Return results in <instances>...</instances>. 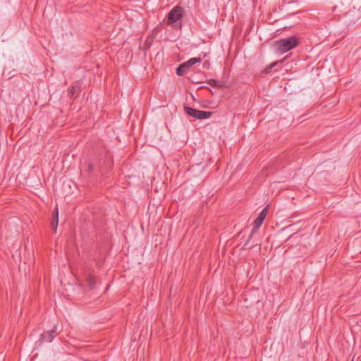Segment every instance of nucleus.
Returning <instances> with one entry per match:
<instances>
[{"label": "nucleus", "mask_w": 361, "mask_h": 361, "mask_svg": "<svg viewBox=\"0 0 361 361\" xmlns=\"http://www.w3.org/2000/svg\"><path fill=\"white\" fill-rule=\"evenodd\" d=\"M298 44V39L295 37H290L286 39H281L276 42V47L278 52L284 54L289 50L295 48Z\"/></svg>", "instance_id": "obj_1"}, {"label": "nucleus", "mask_w": 361, "mask_h": 361, "mask_svg": "<svg viewBox=\"0 0 361 361\" xmlns=\"http://www.w3.org/2000/svg\"><path fill=\"white\" fill-rule=\"evenodd\" d=\"M190 116L197 119H207L209 118L212 114H190Z\"/></svg>", "instance_id": "obj_10"}, {"label": "nucleus", "mask_w": 361, "mask_h": 361, "mask_svg": "<svg viewBox=\"0 0 361 361\" xmlns=\"http://www.w3.org/2000/svg\"><path fill=\"white\" fill-rule=\"evenodd\" d=\"M80 88V84L79 82H76L75 83H74V85L72 86L71 89L68 92L70 97L73 98L77 97L79 94Z\"/></svg>", "instance_id": "obj_5"}, {"label": "nucleus", "mask_w": 361, "mask_h": 361, "mask_svg": "<svg viewBox=\"0 0 361 361\" xmlns=\"http://www.w3.org/2000/svg\"><path fill=\"white\" fill-rule=\"evenodd\" d=\"M201 62H202V59L200 57H198V58H191L188 61H187L183 63L185 66V67L189 70L192 66L195 65V63H201Z\"/></svg>", "instance_id": "obj_6"}, {"label": "nucleus", "mask_w": 361, "mask_h": 361, "mask_svg": "<svg viewBox=\"0 0 361 361\" xmlns=\"http://www.w3.org/2000/svg\"><path fill=\"white\" fill-rule=\"evenodd\" d=\"M58 334L57 326H54L52 330L47 331L41 335L40 341L42 343H50Z\"/></svg>", "instance_id": "obj_4"}, {"label": "nucleus", "mask_w": 361, "mask_h": 361, "mask_svg": "<svg viewBox=\"0 0 361 361\" xmlns=\"http://www.w3.org/2000/svg\"><path fill=\"white\" fill-rule=\"evenodd\" d=\"M186 113H200V114H202V113H210V112L209 111H206L195 110V109H192L191 108H187L186 109Z\"/></svg>", "instance_id": "obj_11"}, {"label": "nucleus", "mask_w": 361, "mask_h": 361, "mask_svg": "<svg viewBox=\"0 0 361 361\" xmlns=\"http://www.w3.org/2000/svg\"><path fill=\"white\" fill-rule=\"evenodd\" d=\"M268 212V206L265 207L259 213L257 218L254 221V226L252 228V232L251 235L249 237V239H250L252 236V234L257 231V229L261 226Z\"/></svg>", "instance_id": "obj_3"}, {"label": "nucleus", "mask_w": 361, "mask_h": 361, "mask_svg": "<svg viewBox=\"0 0 361 361\" xmlns=\"http://www.w3.org/2000/svg\"><path fill=\"white\" fill-rule=\"evenodd\" d=\"M183 16V9L182 7L176 6L170 11L168 14V23L176 28L181 27V19Z\"/></svg>", "instance_id": "obj_2"}, {"label": "nucleus", "mask_w": 361, "mask_h": 361, "mask_svg": "<svg viewBox=\"0 0 361 361\" xmlns=\"http://www.w3.org/2000/svg\"><path fill=\"white\" fill-rule=\"evenodd\" d=\"M59 224V211L58 207H56L55 211L53 213V223L52 227L56 232Z\"/></svg>", "instance_id": "obj_7"}, {"label": "nucleus", "mask_w": 361, "mask_h": 361, "mask_svg": "<svg viewBox=\"0 0 361 361\" xmlns=\"http://www.w3.org/2000/svg\"><path fill=\"white\" fill-rule=\"evenodd\" d=\"M87 283L88 284V286L92 288H94V284H95V282H96V280H95V278L94 276L91 275V274H89L87 276Z\"/></svg>", "instance_id": "obj_9"}, {"label": "nucleus", "mask_w": 361, "mask_h": 361, "mask_svg": "<svg viewBox=\"0 0 361 361\" xmlns=\"http://www.w3.org/2000/svg\"><path fill=\"white\" fill-rule=\"evenodd\" d=\"M188 72V69H187L183 63L180 64L177 68H176V74L178 75H183L185 73Z\"/></svg>", "instance_id": "obj_8"}]
</instances>
